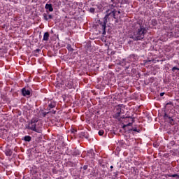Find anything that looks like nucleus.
Returning a JSON list of instances; mask_svg holds the SVG:
<instances>
[{
	"label": "nucleus",
	"mask_w": 179,
	"mask_h": 179,
	"mask_svg": "<svg viewBox=\"0 0 179 179\" xmlns=\"http://www.w3.org/2000/svg\"><path fill=\"white\" fill-rule=\"evenodd\" d=\"M52 173H54L55 174H57V171L55 170V169H52Z\"/></svg>",
	"instance_id": "473e14b6"
},
{
	"label": "nucleus",
	"mask_w": 179,
	"mask_h": 179,
	"mask_svg": "<svg viewBox=\"0 0 179 179\" xmlns=\"http://www.w3.org/2000/svg\"><path fill=\"white\" fill-rule=\"evenodd\" d=\"M37 122H38V118L37 117H33L29 122H28V124L26 125L27 129H30L34 132H38V129H37Z\"/></svg>",
	"instance_id": "f03ea898"
},
{
	"label": "nucleus",
	"mask_w": 179,
	"mask_h": 179,
	"mask_svg": "<svg viewBox=\"0 0 179 179\" xmlns=\"http://www.w3.org/2000/svg\"><path fill=\"white\" fill-rule=\"evenodd\" d=\"M90 152L91 154L93 153V150H90Z\"/></svg>",
	"instance_id": "4c0bfd02"
},
{
	"label": "nucleus",
	"mask_w": 179,
	"mask_h": 179,
	"mask_svg": "<svg viewBox=\"0 0 179 179\" xmlns=\"http://www.w3.org/2000/svg\"><path fill=\"white\" fill-rule=\"evenodd\" d=\"M50 113H51V114H55L57 110H52Z\"/></svg>",
	"instance_id": "cd10ccee"
},
{
	"label": "nucleus",
	"mask_w": 179,
	"mask_h": 179,
	"mask_svg": "<svg viewBox=\"0 0 179 179\" xmlns=\"http://www.w3.org/2000/svg\"><path fill=\"white\" fill-rule=\"evenodd\" d=\"M92 157H94V153H93Z\"/></svg>",
	"instance_id": "ea45409f"
},
{
	"label": "nucleus",
	"mask_w": 179,
	"mask_h": 179,
	"mask_svg": "<svg viewBox=\"0 0 179 179\" xmlns=\"http://www.w3.org/2000/svg\"><path fill=\"white\" fill-rule=\"evenodd\" d=\"M88 166L87 165H85L83 166V170H86L87 169Z\"/></svg>",
	"instance_id": "2f4dec72"
},
{
	"label": "nucleus",
	"mask_w": 179,
	"mask_h": 179,
	"mask_svg": "<svg viewBox=\"0 0 179 179\" xmlns=\"http://www.w3.org/2000/svg\"><path fill=\"white\" fill-rule=\"evenodd\" d=\"M159 96H160L161 97H163V96H164V92H161V93L159 94Z\"/></svg>",
	"instance_id": "c756f323"
},
{
	"label": "nucleus",
	"mask_w": 179,
	"mask_h": 179,
	"mask_svg": "<svg viewBox=\"0 0 179 179\" xmlns=\"http://www.w3.org/2000/svg\"><path fill=\"white\" fill-rule=\"evenodd\" d=\"M55 107H57V102H55L54 101H51L48 105V107L47 108V110L50 111V110H51V108H55Z\"/></svg>",
	"instance_id": "423d86ee"
},
{
	"label": "nucleus",
	"mask_w": 179,
	"mask_h": 179,
	"mask_svg": "<svg viewBox=\"0 0 179 179\" xmlns=\"http://www.w3.org/2000/svg\"><path fill=\"white\" fill-rule=\"evenodd\" d=\"M129 59L131 62H135V61L138 60V56L136 55H130Z\"/></svg>",
	"instance_id": "1a4fd4ad"
},
{
	"label": "nucleus",
	"mask_w": 179,
	"mask_h": 179,
	"mask_svg": "<svg viewBox=\"0 0 179 179\" xmlns=\"http://www.w3.org/2000/svg\"><path fill=\"white\" fill-rule=\"evenodd\" d=\"M129 131H134V132H141V129H136V127L134 128L132 127L131 129H129Z\"/></svg>",
	"instance_id": "aec40b11"
},
{
	"label": "nucleus",
	"mask_w": 179,
	"mask_h": 179,
	"mask_svg": "<svg viewBox=\"0 0 179 179\" xmlns=\"http://www.w3.org/2000/svg\"><path fill=\"white\" fill-rule=\"evenodd\" d=\"M46 13H48V10H46Z\"/></svg>",
	"instance_id": "a19ab883"
},
{
	"label": "nucleus",
	"mask_w": 179,
	"mask_h": 179,
	"mask_svg": "<svg viewBox=\"0 0 179 179\" xmlns=\"http://www.w3.org/2000/svg\"><path fill=\"white\" fill-rule=\"evenodd\" d=\"M113 19H117V17H115V13H111Z\"/></svg>",
	"instance_id": "c85d7f7f"
},
{
	"label": "nucleus",
	"mask_w": 179,
	"mask_h": 179,
	"mask_svg": "<svg viewBox=\"0 0 179 179\" xmlns=\"http://www.w3.org/2000/svg\"><path fill=\"white\" fill-rule=\"evenodd\" d=\"M110 169H114V166H110Z\"/></svg>",
	"instance_id": "58836bf2"
},
{
	"label": "nucleus",
	"mask_w": 179,
	"mask_h": 179,
	"mask_svg": "<svg viewBox=\"0 0 179 179\" xmlns=\"http://www.w3.org/2000/svg\"><path fill=\"white\" fill-rule=\"evenodd\" d=\"M112 4H109L110 9H113V8H117V5L118 3L115 2V0H111Z\"/></svg>",
	"instance_id": "9b49d317"
},
{
	"label": "nucleus",
	"mask_w": 179,
	"mask_h": 179,
	"mask_svg": "<svg viewBox=\"0 0 179 179\" xmlns=\"http://www.w3.org/2000/svg\"><path fill=\"white\" fill-rule=\"evenodd\" d=\"M48 19H52V16L51 15H49Z\"/></svg>",
	"instance_id": "72a5a7b5"
},
{
	"label": "nucleus",
	"mask_w": 179,
	"mask_h": 179,
	"mask_svg": "<svg viewBox=\"0 0 179 179\" xmlns=\"http://www.w3.org/2000/svg\"><path fill=\"white\" fill-rule=\"evenodd\" d=\"M124 110L121 109V108L118 107L116 109V113L114 115V118H116V120H118V121H122V120H124L125 118V116H124Z\"/></svg>",
	"instance_id": "20e7f679"
},
{
	"label": "nucleus",
	"mask_w": 179,
	"mask_h": 179,
	"mask_svg": "<svg viewBox=\"0 0 179 179\" xmlns=\"http://www.w3.org/2000/svg\"><path fill=\"white\" fill-rule=\"evenodd\" d=\"M117 13L119 14V15H120L121 14V11H117Z\"/></svg>",
	"instance_id": "c9c22d12"
},
{
	"label": "nucleus",
	"mask_w": 179,
	"mask_h": 179,
	"mask_svg": "<svg viewBox=\"0 0 179 179\" xmlns=\"http://www.w3.org/2000/svg\"><path fill=\"white\" fill-rule=\"evenodd\" d=\"M13 152L10 150V149L6 150L5 154L6 156H12Z\"/></svg>",
	"instance_id": "dca6fc26"
},
{
	"label": "nucleus",
	"mask_w": 179,
	"mask_h": 179,
	"mask_svg": "<svg viewBox=\"0 0 179 179\" xmlns=\"http://www.w3.org/2000/svg\"><path fill=\"white\" fill-rule=\"evenodd\" d=\"M43 18H44L45 20H46V21L48 20V14L43 13Z\"/></svg>",
	"instance_id": "412c9836"
},
{
	"label": "nucleus",
	"mask_w": 179,
	"mask_h": 179,
	"mask_svg": "<svg viewBox=\"0 0 179 179\" xmlns=\"http://www.w3.org/2000/svg\"><path fill=\"white\" fill-rule=\"evenodd\" d=\"M170 104H171V103H166V106H169V105H170Z\"/></svg>",
	"instance_id": "e433bc0d"
},
{
	"label": "nucleus",
	"mask_w": 179,
	"mask_h": 179,
	"mask_svg": "<svg viewBox=\"0 0 179 179\" xmlns=\"http://www.w3.org/2000/svg\"><path fill=\"white\" fill-rule=\"evenodd\" d=\"M69 167H73V169H76V163H73L72 162H69L67 163Z\"/></svg>",
	"instance_id": "4468645a"
},
{
	"label": "nucleus",
	"mask_w": 179,
	"mask_h": 179,
	"mask_svg": "<svg viewBox=\"0 0 179 179\" xmlns=\"http://www.w3.org/2000/svg\"><path fill=\"white\" fill-rule=\"evenodd\" d=\"M49 2L50 3H53V6H57V4L58 3V1H57V0H50Z\"/></svg>",
	"instance_id": "6ab92c4d"
},
{
	"label": "nucleus",
	"mask_w": 179,
	"mask_h": 179,
	"mask_svg": "<svg viewBox=\"0 0 179 179\" xmlns=\"http://www.w3.org/2000/svg\"><path fill=\"white\" fill-rule=\"evenodd\" d=\"M109 13H110V15H111V13H115H115H117V10L114 9L113 11H111Z\"/></svg>",
	"instance_id": "bb28decb"
},
{
	"label": "nucleus",
	"mask_w": 179,
	"mask_h": 179,
	"mask_svg": "<svg viewBox=\"0 0 179 179\" xmlns=\"http://www.w3.org/2000/svg\"><path fill=\"white\" fill-rule=\"evenodd\" d=\"M164 120H169V122L171 125H174V120L172 119L171 116L169 115L167 113L164 112Z\"/></svg>",
	"instance_id": "39448f33"
},
{
	"label": "nucleus",
	"mask_w": 179,
	"mask_h": 179,
	"mask_svg": "<svg viewBox=\"0 0 179 179\" xmlns=\"http://www.w3.org/2000/svg\"><path fill=\"white\" fill-rule=\"evenodd\" d=\"M118 173H119L118 171H116L114 173L115 177H117L118 176Z\"/></svg>",
	"instance_id": "7c9ffc66"
},
{
	"label": "nucleus",
	"mask_w": 179,
	"mask_h": 179,
	"mask_svg": "<svg viewBox=\"0 0 179 179\" xmlns=\"http://www.w3.org/2000/svg\"><path fill=\"white\" fill-rule=\"evenodd\" d=\"M108 12H110V10H106L107 14L103 17V22H101L100 20L99 21V24L100 25V28L102 30V34L103 36L106 35V27H107V23H108L107 20L108 19V17H110L111 15V13H110Z\"/></svg>",
	"instance_id": "7ed1b4c3"
},
{
	"label": "nucleus",
	"mask_w": 179,
	"mask_h": 179,
	"mask_svg": "<svg viewBox=\"0 0 179 179\" xmlns=\"http://www.w3.org/2000/svg\"><path fill=\"white\" fill-rule=\"evenodd\" d=\"M50 40V33L45 32L43 35V41H48Z\"/></svg>",
	"instance_id": "f8f14e48"
},
{
	"label": "nucleus",
	"mask_w": 179,
	"mask_h": 179,
	"mask_svg": "<svg viewBox=\"0 0 179 179\" xmlns=\"http://www.w3.org/2000/svg\"><path fill=\"white\" fill-rule=\"evenodd\" d=\"M148 33V30L143 25H140V27L134 32L133 36L130 38H133L134 41H139L145 38V35Z\"/></svg>",
	"instance_id": "f257e3e1"
},
{
	"label": "nucleus",
	"mask_w": 179,
	"mask_h": 179,
	"mask_svg": "<svg viewBox=\"0 0 179 179\" xmlns=\"http://www.w3.org/2000/svg\"><path fill=\"white\" fill-rule=\"evenodd\" d=\"M128 118H131V122H129L127 124H124L123 128H127V127H131L132 124H134V118H132V117L131 116H129Z\"/></svg>",
	"instance_id": "9d476101"
},
{
	"label": "nucleus",
	"mask_w": 179,
	"mask_h": 179,
	"mask_svg": "<svg viewBox=\"0 0 179 179\" xmlns=\"http://www.w3.org/2000/svg\"><path fill=\"white\" fill-rule=\"evenodd\" d=\"M24 141L25 142H30V141H31V137L30 136H24Z\"/></svg>",
	"instance_id": "a211bd4d"
},
{
	"label": "nucleus",
	"mask_w": 179,
	"mask_h": 179,
	"mask_svg": "<svg viewBox=\"0 0 179 179\" xmlns=\"http://www.w3.org/2000/svg\"><path fill=\"white\" fill-rule=\"evenodd\" d=\"M83 169V167H80V169Z\"/></svg>",
	"instance_id": "79ce46f5"
},
{
	"label": "nucleus",
	"mask_w": 179,
	"mask_h": 179,
	"mask_svg": "<svg viewBox=\"0 0 179 179\" xmlns=\"http://www.w3.org/2000/svg\"><path fill=\"white\" fill-rule=\"evenodd\" d=\"M72 156H80V151L79 150H74L72 153Z\"/></svg>",
	"instance_id": "ddd939ff"
},
{
	"label": "nucleus",
	"mask_w": 179,
	"mask_h": 179,
	"mask_svg": "<svg viewBox=\"0 0 179 179\" xmlns=\"http://www.w3.org/2000/svg\"><path fill=\"white\" fill-rule=\"evenodd\" d=\"M176 71H179V69L178 67H176V66L173 67L172 68V72H176Z\"/></svg>",
	"instance_id": "5701e85b"
},
{
	"label": "nucleus",
	"mask_w": 179,
	"mask_h": 179,
	"mask_svg": "<svg viewBox=\"0 0 179 179\" xmlns=\"http://www.w3.org/2000/svg\"><path fill=\"white\" fill-rule=\"evenodd\" d=\"M98 134L99 136H103V135H104V131L103 130H99Z\"/></svg>",
	"instance_id": "4be33fe9"
},
{
	"label": "nucleus",
	"mask_w": 179,
	"mask_h": 179,
	"mask_svg": "<svg viewBox=\"0 0 179 179\" xmlns=\"http://www.w3.org/2000/svg\"><path fill=\"white\" fill-rule=\"evenodd\" d=\"M47 114H50V112H42V117H45V115H47Z\"/></svg>",
	"instance_id": "b1692460"
},
{
	"label": "nucleus",
	"mask_w": 179,
	"mask_h": 179,
	"mask_svg": "<svg viewBox=\"0 0 179 179\" xmlns=\"http://www.w3.org/2000/svg\"><path fill=\"white\" fill-rule=\"evenodd\" d=\"M152 22L153 26H156L157 24V21H156V20H152Z\"/></svg>",
	"instance_id": "a878e982"
},
{
	"label": "nucleus",
	"mask_w": 179,
	"mask_h": 179,
	"mask_svg": "<svg viewBox=\"0 0 179 179\" xmlns=\"http://www.w3.org/2000/svg\"><path fill=\"white\" fill-rule=\"evenodd\" d=\"M21 92H22V96H24V97H26V96H30L31 94L30 90L26 88H22Z\"/></svg>",
	"instance_id": "0eeeda50"
},
{
	"label": "nucleus",
	"mask_w": 179,
	"mask_h": 179,
	"mask_svg": "<svg viewBox=\"0 0 179 179\" xmlns=\"http://www.w3.org/2000/svg\"><path fill=\"white\" fill-rule=\"evenodd\" d=\"M66 48L70 52H73V48H72V45L71 44H68Z\"/></svg>",
	"instance_id": "f3484780"
},
{
	"label": "nucleus",
	"mask_w": 179,
	"mask_h": 179,
	"mask_svg": "<svg viewBox=\"0 0 179 179\" xmlns=\"http://www.w3.org/2000/svg\"><path fill=\"white\" fill-rule=\"evenodd\" d=\"M80 138H85V139H89V134L87 133L83 132L80 134Z\"/></svg>",
	"instance_id": "2eb2a0df"
},
{
	"label": "nucleus",
	"mask_w": 179,
	"mask_h": 179,
	"mask_svg": "<svg viewBox=\"0 0 179 179\" xmlns=\"http://www.w3.org/2000/svg\"><path fill=\"white\" fill-rule=\"evenodd\" d=\"M45 9L49 12H54V8H52V4L51 3H46L45 6Z\"/></svg>",
	"instance_id": "6e6552de"
},
{
	"label": "nucleus",
	"mask_w": 179,
	"mask_h": 179,
	"mask_svg": "<svg viewBox=\"0 0 179 179\" xmlns=\"http://www.w3.org/2000/svg\"><path fill=\"white\" fill-rule=\"evenodd\" d=\"M95 10H96V9H95L94 8H91L90 9V12L91 13H94Z\"/></svg>",
	"instance_id": "393cba45"
},
{
	"label": "nucleus",
	"mask_w": 179,
	"mask_h": 179,
	"mask_svg": "<svg viewBox=\"0 0 179 179\" xmlns=\"http://www.w3.org/2000/svg\"><path fill=\"white\" fill-rule=\"evenodd\" d=\"M35 52H40V49H36V50H35Z\"/></svg>",
	"instance_id": "f704fd0d"
}]
</instances>
